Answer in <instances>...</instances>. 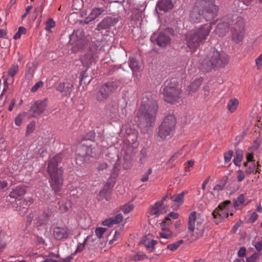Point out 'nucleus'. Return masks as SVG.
<instances>
[{
	"label": "nucleus",
	"mask_w": 262,
	"mask_h": 262,
	"mask_svg": "<svg viewBox=\"0 0 262 262\" xmlns=\"http://www.w3.org/2000/svg\"><path fill=\"white\" fill-rule=\"evenodd\" d=\"M158 106L150 94L144 95L137 113L138 123L142 132L146 133L155 122Z\"/></svg>",
	"instance_id": "f257e3e1"
},
{
	"label": "nucleus",
	"mask_w": 262,
	"mask_h": 262,
	"mask_svg": "<svg viewBox=\"0 0 262 262\" xmlns=\"http://www.w3.org/2000/svg\"><path fill=\"white\" fill-rule=\"evenodd\" d=\"M219 10L213 0H197L190 12V20L194 23L201 22L203 19L209 21L216 16Z\"/></svg>",
	"instance_id": "f03ea898"
},
{
	"label": "nucleus",
	"mask_w": 262,
	"mask_h": 262,
	"mask_svg": "<svg viewBox=\"0 0 262 262\" xmlns=\"http://www.w3.org/2000/svg\"><path fill=\"white\" fill-rule=\"evenodd\" d=\"M63 158V155L61 152L57 154L50 160V187L52 190L56 195L60 196L59 192L61 191L63 186V170L59 165Z\"/></svg>",
	"instance_id": "7ed1b4c3"
},
{
	"label": "nucleus",
	"mask_w": 262,
	"mask_h": 262,
	"mask_svg": "<svg viewBox=\"0 0 262 262\" xmlns=\"http://www.w3.org/2000/svg\"><path fill=\"white\" fill-rule=\"evenodd\" d=\"M211 29V24H204L186 34L185 43L191 52H194L200 44L207 39Z\"/></svg>",
	"instance_id": "20e7f679"
},
{
	"label": "nucleus",
	"mask_w": 262,
	"mask_h": 262,
	"mask_svg": "<svg viewBox=\"0 0 262 262\" xmlns=\"http://www.w3.org/2000/svg\"><path fill=\"white\" fill-rule=\"evenodd\" d=\"M228 56L223 52H219L212 48L207 57L203 60L202 68L206 72H209L213 68L225 67L228 62Z\"/></svg>",
	"instance_id": "39448f33"
},
{
	"label": "nucleus",
	"mask_w": 262,
	"mask_h": 262,
	"mask_svg": "<svg viewBox=\"0 0 262 262\" xmlns=\"http://www.w3.org/2000/svg\"><path fill=\"white\" fill-rule=\"evenodd\" d=\"M161 93L164 100L169 103H175L181 98V90L174 79L165 83Z\"/></svg>",
	"instance_id": "423d86ee"
},
{
	"label": "nucleus",
	"mask_w": 262,
	"mask_h": 262,
	"mask_svg": "<svg viewBox=\"0 0 262 262\" xmlns=\"http://www.w3.org/2000/svg\"><path fill=\"white\" fill-rule=\"evenodd\" d=\"M176 124V120L173 115L166 116L159 127L158 136L162 139H165L167 136L170 135Z\"/></svg>",
	"instance_id": "0eeeda50"
},
{
	"label": "nucleus",
	"mask_w": 262,
	"mask_h": 262,
	"mask_svg": "<svg viewBox=\"0 0 262 262\" xmlns=\"http://www.w3.org/2000/svg\"><path fill=\"white\" fill-rule=\"evenodd\" d=\"M70 38V42L72 46L71 51L73 53L81 51L86 43L84 32L81 30L74 31Z\"/></svg>",
	"instance_id": "6e6552de"
},
{
	"label": "nucleus",
	"mask_w": 262,
	"mask_h": 262,
	"mask_svg": "<svg viewBox=\"0 0 262 262\" xmlns=\"http://www.w3.org/2000/svg\"><path fill=\"white\" fill-rule=\"evenodd\" d=\"M97 50V45L95 42H92L87 50L81 55L80 59L82 65L85 67L86 70L90 67L91 65L95 61L96 59L98 57Z\"/></svg>",
	"instance_id": "1a4fd4ad"
},
{
	"label": "nucleus",
	"mask_w": 262,
	"mask_h": 262,
	"mask_svg": "<svg viewBox=\"0 0 262 262\" xmlns=\"http://www.w3.org/2000/svg\"><path fill=\"white\" fill-rule=\"evenodd\" d=\"M118 83L116 81H109L102 85L96 94V98L99 102H103L107 99L118 88Z\"/></svg>",
	"instance_id": "9d476101"
},
{
	"label": "nucleus",
	"mask_w": 262,
	"mask_h": 262,
	"mask_svg": "<svg viewBox=\"0 0 262 262\" xmlns=\"http://www.w3.org/2000/svg\"><path fill=\"white\" fill-rule=\"evenodd\" d=\"M230 204L231 201L226 200L220 204L212 212V214L215 219L214 222L216 224L220 223L222 219L227 217L229 215H233V213L229 212Z\"/></svg>",
	"instance_id": "9b49d317"
},
{
	"label": "nucleus",
	"mask_w": 262,
	"mask_h": 262,
	"mask_svg": "<svg viewBox=\"0 0 262 262\" xmlns=\"http://www.w3.org/2000/svg\"><path fill=\"white\" fill-rule=\"evenodd\" d=\"M150 40L161 47H165L170 42L171 39L166 32H161L158 35L154 33L151 36Z\"/></svg>",
	"instance_id": "f8f14e48"
},
{
	"label": "nucleus",
	"mask_w": 262,
	"mask_h": 262,
	"mask_svg": "<svg viewBox=\"0 0 262 262\" xmlns=\"http://www.w3.org/2000/svg\"><path fill=\"white\" fill-rule=\"evenodd\" d=\"M49 104L48 98H45L43 100H38L36 101L32 105L30 112L32 113L33 117H36L47 109Z\"/></svg>",
	"instance_id": "ddd939ff"
},
{
	"label": "nucleus",
	"mask_w": 262,
	"mask_h": 262,
	"mask_svg": "<svg viewBox=\"0 0 262 262\" xmlns=\"http://www.w3.org/2000/svg\"><path fill=\"white\" fill-rule=\"evenodd\" d=\"M119 21V17H107L99 23L96 28L99 31L107 30L115 26Z\"/></svg>",
	"instance_id": "4468645a"
},
{
	"label": "nucleus",
	"mask_w": 262,
	"mask_h": 262,
	"mask_svg": "<svg viewBox=\"0 0 262 262\" xmlns=\"http://www.w3.org/2000/svg\"><path fill=\"white\" fill-rule=\"evenodd\" d=\"M73 85L68 81L60 82L57 86L56 90L60 93L62 96H68L73 90Z\"/></svg>",
	"instance_id": "2eb2a0df"
},
{
	"label": "nucleus",
	"mask_w": 262,
	"mask_h": 262,
	"mask_svg": "<svg viewBox=\"0 0 262 262\" xmlns=\"http://www.w3.org/2000/svg\"><path fill=\"white\" fill-rule=\"evenodd\" d=\"M76 153L78 156L82 158L93 156L92 148L91 145H88L81 144L79 145L76 150Z\"/></svg>",
	"instance_id": "dca6fc26"
},
{
	"label": "nucleus",
	"mask_w": 262,
	"mask_h": 262,
	"mask_svg": "<svg viewBox=\"0 0 262 262\" xmlns=\"http://www.w3.org/2000/svg\"><path fill=\"white\" fill-rule=\"evenodd\" d=\"M53 235L57 240L67 238L69 236L68 229L64 227H55L53 229Z\"/></svg>",
	"instance_id": "f3484780"
},
{
	"label": "nucleus",
	"mask_w": 262,
	"mask_h": 262,
	"mask_svg": "<svg viewBox=\"0 0 262 262\" xmlns=\"http://www.w3.org/2000/svg\"><path fill=\"white\" fill-rule=\"evenodd\" d=\"M173 8V4L171 0H160L156 5V8L160 11L168 12Z\"/></svg>",
	"instance_id": "a211bd4d"
},
{
	"label": "nucleus",
	"mask_w": 262,
	"mask_h": 262,
	"mask_svg": "<svg viewBox=\"0 0 262 262\" xmlns=\"http://www.w3.org/2000/svg\"><path fill=\"white\" fill-rule=\"evenodd\" d=\"M118 111V105L116 103H111L106 105L105 115L111 119L116 118Z\"/></svg>",
	"instance_id": "6ab92c4d"
},
{
	"label": "nucleus",
	"mask_w": 262,
	"mask_h": 262,
	"mask_svg": "<svg viewBox=\"0 0 262 262\" xmlns=\"http://www.w3.org/2000/svg\"><path fill=\"white\" fill-rule=\"evenodd\" d=\"M104 12V9L102 8H94L89 15L86 17L84 20V24H88L92 20L96 19L97 17L100 15Z\"/></svg>",
	"instance_id": "aec40b11"
},
{
	"label": "nucleus",
	"mask_w": 262,
	"mask_h": 262,
	"mask_svg": "<svg viewBox=\"0 0 262 262\" xmlns=\"http://www.w3.org/2000/svg\"><path fill=\"white\" fill-rule=\"evenodd\" d=\"M141 243L144 245L146 249L149 252L153 251L154 246L157 244V241L154 240L150 235L145 236L142 240Z\"/></svg>",
	"instance_id": "412c9836"
},
{
	"label": "nucleus",
	"mask_w": 262,
	"mask_h": 262,
	"mask_svg": "<svg viewBox=\"0 0 262 262\" xmlns=\"http://www.w3.org/2000/svg\"><path fill=\"white\" fill-rule=\"evenodd\" d=\"M26 192V187L24 186H17L10 192L9 195L11 198H16L24 195Z\"/></svg>",
	"instance_id": "4be33fe9"
},
{
	"label": "nucleus",
	"mask_w": 262,
	"mask_h": 262,
	"mask_svg": "<svg viewBox=\"0 0 262 262\" xmlns=\"http://www.w3.org/2000/svg\"><path fill=\"white\" fill-rule=\"evenodd\" d=\"M196 220V211L191 212L188 217V230L193 233L195 229V223Z\"/></svg>",
	"instance_id": "5701e85b"
},
{
	"label": "nucleus",
	"mask_w": 262,
	"mask_h": 262,
	"mask_svg": "<svg viewBox=\"0 0 262 262\" xmlns=\"http://www.w3.org/2000/svg\"><path fill=\"white\" fill-rule=\"evenodd\" d=\"M187 193V191H183L179 194L171 196L170 200L176 203L178 206L179 207L183 203L184 195Z\"/></svg>",
	"instance_id": "b1692460"
},
{
	"label": "nucleus",
	"mask_w": 262,
	"mask_h": 262,
	"mask_svg": "<svg viewBox=\"0 0 262 262\" xmlns=\"http://www.w3.org/2000/svg\"><path fill=\"white\" fill-rule=\"evenodd\" d=\"M203 81V79L202 77L195 79L192 82H191L188 87L189 91L192 92H195L196 91L200 86L202 84Z\"/></svg>",
	"instance_id": "393cba45"
},
{
	"label": "nucleus",
	"mask_w": 262,
	"mask_h": 262,
	"mask_svg": "<svg viewBox=\"0 0 262 262\" xmlns=\"http://www.w3.org/2000/svg\"><path fill=\"white\" fill-rule=\"evenodd\" d=\"M244 152L242 149H236L235 150V157L234 158L233 162L236 166L239 167L241 162L243 158Z\"/></svg>",
	"instance_id": "a878e982"
},
{
	"label": "nucleus",
	"mask_w": 262,
	"mask_h": 262,
	"mask_svg": "<svg viewBox=\"0 0 262 262\" xmlns=\"http://www.w3.org/2000/svg\"><path fill=\"white\" fill-rule=\"evenodd\" d=\"M244 27L245 24L243 19L242 17H237L231 31H244Z\"/></svg>",
	"instance_id": "bb28decb"
},
{
	"label": "nucleus",
	"mask_w": 262,
	"mask_h": 262,
	"mask_svg": "<svg viewBox=\"0 0 262 262\" xmlns=\"http://www.w3.org/2000/svg\"><path fill=\"white\" fill-rule=\"evenodd\" d=\"M238 100L235 98L231 99L227 104V109L231 113L234 112L238 105Z\"/></svg>",
	"instance_id": "cd10ccee"
},
{
	"label": "nucleus",
	"mask_w": 262,
	"mask_h": 262,
	"mask_svg": "<svg viewBox=\"0 0 262 262\" xmlns=\"http://www.w3.org/2000/svg\"><path fill=\"white\" fill-rule=\"evenodd\" d=\"M232 39L236 43L241 41L244 36V31H231Z\"/></svg>",
	"instance_id": "c85d7f7f"
},
{
	"label": "nucleus",
	"mask_w": 262,
	"mask_h": 262,
	"mask_svg": "<svg viewBox=\"0 0 262 262\" xmlns=\"http://www.w3.org/2000/svg\"><path fill=\"white\" fill-rule=\"evenodd\" d=\"M147 258V256L142 252H138L130 256V259L136 261L143 260Z\"/></svg>",
	"instance_id": "c756f323"
},
{
	"label": "nucleus",
	"mask_w": 262,
	"mask_h": 262,
	"mask_svg": "<svg viewBox=\"0 0 262 262\" xmlns=\"http://www.w3.org/2000/svg\"><path fill=\"white\" fill-rule=\"evenodd\" d=\"M129 66L133 71L137 72L139 69L138 61L134 58H130Z\"/></svg>",
	"instance_id": "7c9ffc66"
},
{
	"label": "nucleus",
	"mask_w": 262,
	"mask_h": 262,
	"mask_svg": "<svg viewBox=\"0 0 262 262\" xmlns=\"http://www.w3.org/2000/svg\"><path fill=\"white\" fill-rule=\"evenodd\" d=\"M245 201V196L243 194H241L236 199L233 201V206L235 208H238V206L243 204Z\"/></svg>",
	"instance_id": "2f4dec72"
},
{
	"label": "nucleus",
	"mask_w": 262,
	"mask_h": 262,
	"mask_svg": "<svg viewBox=\"0 0 262 262\" xmlns=\"http://www.w3.org/2000/svg\"><path fill=\"white\" fill-rule=\"evenodd\" d=\"M229 24L228 23H220L217 25V31L222 30V33H225L229 30Z\"/></svg>",
	"instance_id": "473e14b6"
},
{
	"label": "nucleus",
	"mask_w": 262,
	"mask_h": 262,
	"mask_svg": "<svg viewBox=\"0 0 262 262\" xmlns=\"http://www.w3.org/2000/svg\"><path fill=\"white\" fill-rule=\"evenodd\" d=\"M55 202L52 205L53 206V210L54 211H58L60 209V202L59 201V198L57 197H55L54 199V196H52V202L53 203Z\"/></svg>",
	"instance_id": "72a5a7b5"
},
{
	"label": "nucleus",
	"mask_w": 262,
	"mask_h": 262,
	"mask_svg": "<svg viewBox=\"0 0 262 262\" xmlns=\"http://www.w3.org/2000/svg\"><path fill=\"white\" fill-rule=\"evenodd\" d=\"M18 72V66L17 64H14L9 68L8 74L11 77H14Z\"/></svg>",
	"instance_id": "f704fd0d"
},
{
	"label": "nucleus",
	"mask_w": 262,
	"mask_h": 262,
	"mask_svg": "<svg viewBox=\"0 0 262 262\" xmlns=\"http://www.w3.org/2000/svg\"><path fill=\"white\" fill-rule=\"evenodd\" d=\"M171 235L172 232L168 228H163L160 232V236L163 238H169Z\"/></svg>",
	"instance_id": "c9c22d12"
},
{
	"label": "nucleus",
	"mask_w": 262,
	"mask_h": 262,
	"mask_svg": "<svg viewBox=\"0 0 262 262\" xmlns=\"http://www.w3.org/2000/svg\"><path fill=\"white\" fill-rule=\"evenodd\" d=\"M183 243L182 239L177 241L173 244H169L167 246V248L172 251H175L180 245Z\"/></svg>",
	"instance_id": "e433bc0d"
},
{
	"label": "nucleus",
	"mask_w": 262,
	"mask_h": 262,
	"mask_svg": "<svg viewBox=\"0 0 262 262\" xmlns=\"http://www.w3.org/2000/svg\"><path fill=\"white\" fill-rule=\"evenodd\" d=\"M89 238V236H88L87 237L84 239V240L82 243L78 244L77 249L75 250V251L74 252V254H76L77 253L80 252L83 250Z\"/></svg>",
	"instance_id": "4c0bfd02"
},
{
	"label": "nucleus",
	"mask_w": 262,
	"mask_h": 262,
	"mask_svg": "<svg viewBox=\"0 0 262 262\" xmlns=\"http://www.w3.org/2000/svg\"><path fill=\"white\" fill-rule=\"evenodd\" d=\"M233 155V151L232 150H229L224 153V157L225 163H228L231 161Z\"/></svg>",
	"instance_id": "58836bf2"
},
{
	"label": "nucleus",
	"mask_w": 262,
	"mask_h": 262,
	"mask_svg": "<svg viewBox=\"0 0 262 262\" xmlns=\"http://www.w3.org/2000/svg\"><path fill=\"white\" fill-rule=\"evenodd\" d=\"M134 208V205L132 204H127L123 205L121 207V210L124 213L127 214L129 213Z\"/></svg>",
	"instance_id": "ea45409f"
},
{
	"label": "nucleus",
	"mask_w": 262,
	"mask_h": 262,
	"mask_svg": "<svg viewBox=\"0 0 262 262\" xmlns=\"http://www.w3.org/2000/svg\"><path fill=\"white\" fill-rule=\"evenodd\" d=\"M35 126V122L32 121L27 126L26 129V135H29L30 134L32 133L34 129Z\"/></svg>",
	"instance_id": "a19ab883"
},
{
	"label": "nucleus",
	"mask_w": 262,
	"mask_h": 262,
	"mask_svg": "<svg viewBox=\"0 0 262 262\" xmlns=\"http://www.w3.org/2000/svg\"><path fill=\"white\" fill-rule=\"evenodd\" d=\"M26 116V113L19 114L15 119V123L17 126H19L21 124L22 120Z\"/></svg>",
	"instance_id": "79ce46f5"
},
{
	"label": "nucleus",
	"mask_w": 262,
	"mask_h": 262,
	"mask_svg": "<svg viewBox=\"0 0 262 262\" xmlns=\"http://www.w3.org/2000/svg\"><path fill=\"white\" fill-rule=\"evenodd\" d=\"M106 229L103 227H99L96 229L95 233L97 237L101 238L102 237V235L105 232Z\"/></svg>",
	"instance_id": "37998d69"
},
{
	"label": "nucleus",
	"mask_w": 262,
	"mask_h": 262,
	"mask_svg": "<svg viewBox=\"0 0 262 262\" xmlns=\"http://www.w3.org/2000/svg\"><path fill=\"white\" fill-rule=\"evenodd\" d=\"M123 215L121 213H119L117 214L114 217H112V219H113V224H117L120 223L123 220Z\"/></svg>",
	"instance_id": "c03bdc74"
},
{
	"label": "nucleus",
	"mask_w": 262,
	"mask_h": 262,
	"mask_svg": "<svg viewBox=\"0 0 262 262\" xmlns=\"http://www.w3.org/2000/svg\"><path fill=\"white\" fill-rule=\"evenodd\" d=\"M255 164L254 163H251L249 164L248 166L246 169V172L247 174H250L253 173L255 170Z\"/></svg>",
	"instance_id": "a18cd8bd"
},
{
	"label": "nucleus",
	"mask_w": 262,
	"mask_h": 262,
	"mask_svg": "<svg viewBox=\"0 0 262 262\" xmlns=\"http://www.w3.org/2000/svg\"><path fill=\"white\" fill-rule=\"evenodd\" d=\"M152 169L151 168H149L147 171L144 173L141 178V181L142 182H146L148 180L149 176L152 173Z\"/></svg>",
	"instance_id": "49530a36"
},
{
	"label": "nucleus",
	"mask_w": 262,
	"mask_h": 262,
	"mask_svg": "<svg viewBox=\"0 0 262 262\" xmlns=\"http://www.w3.org/2000/svg\"><path fill=\"white\" fill-rule=\"evenodd\" d=\"M245 178L244 172L242 170H238L237 171V180L238 182L243 181Z\"/></svg>",
	"instance_id": "de8ad7c7"
},
{
	"label": "nucleus",
	"mask_w": 262,
	"mask_h": 262,
	"mask_svg": "<svg viewBox=\"0 0 262 262\" xmlns=\"http://www.w3.org/2000/svg\"><path fill=\"white\" fill-rule=\"evenodd\" d=\"M161 213H162V210L161 209L152 207L150 210V214L151 215H155L156 217H158Z\"/></svg>",
	"instance_id": "09e8293b"
},
{
	"label": "nucleus",
	"mask_w": 262,
	"mask_h": 262,
	"mask_svg": "<svg viewBox=\"0 0 262 262\" xmlns=\"http://www.w3.org/2000/svg\"><path fill=\"white\" fill-rule=\"evenodd\" d=\"M43 83L42 81H38L32 88L31 89V92H36L39 88L43 86Z\"/></svg>",
	"instance_id": "8fccbe9b"
},
{
	"label": "nucleus",
	"mask_w": 262,
	"mask_h": 262,
	"mask_svg": "<svg viewBox=\"0 0 262 262\" xmlns=\"http://www.w3.org/2000/svg\"><path fill=\"white\" fill-rule=\"evenodd\" d=\"M255 63L258 70H260L262 68V54H260L255 59Z\"/></svg>",
	"instance_id": "3c124183"
},
{
	"label": "nucleus",
	"mask_w": 262,
	"mask_h": 262,
	"mask_svg": "<svg viewBox=\"0 0 262 262\" xmlns=\"http://www.w3.org/2000/svg\"><path fill=\"white\" fill-rule=\"evenodd\" d=\"M107 164L105 162H101L99 163L97 167L98 171L103 170L107 168Z\"/></svg>",
	"instance_id": "603ef678"
},
{
	"label": "nucleus",
	"mask_w": 262,
	"mask_h": 262,
	"mask_svg": "<svg viewBox=\"0 0 262 262\" xmlns=\"http://www.w3.org/2000/svg\"><path fill=\"white\" fill-rule=\"evenodd\" d=\"M258 258V254L255 253L252 255L247 258L246 262H256V260Z\"/></svg>",
	"instance_id": "864d4df0"
},
{
	"label": "nucleus",
	"mask_w": 262,
	"mask_h": 262,
	"mask_svg": "<svg viewBox=\"0 0 262 262\" xmlns=\"http://www.w3.org/2000/svg\"><path fill=\"white\" fill-rule=\"evenodd\" d=\"M246 253V248L244 247H241L238 251V256L239 257H244Z\"/></svg>",
	"instance_id": "5fc2aeb1"
},
{
	"label": "nucleus",
	"mask_w": 262,
	"mask_h": 262,
	"mask_svg": "<svg viewBox=\"0 0 262 262\" xmlns=\"http://www.w3.org/2000/svg\"><path fill=\"white\" fill-rule=\"evenodd\" d=\"M102 224L103 226H110L111 225H113V219H112L111 217L106 219L103 221Z\"/></svg>",
	"instance_id": "6e6d98bb"
},
{
	"label": "nucleus",
	"mask_w": 262,
	"mask_h": 262,
	"mask_svg": "<svg viewBox=\"0 0 262 262\" xmlns=\"http://www.w3.org/2000/svg\"><path fill=\"white\" fill-rule=\"evenodd\" d=\"M102 224L103 226H110L111 225H113V219H112L111 217L106 219L103 221Z\"/></svg>",
	"instance_id": "4d7b16f0"
},
{
	"label": "nucleus",
	"mask_w": 262,
	"mask_h": 262,
	"mask_svg": "<svg viewBox=\"0 0 262 262\" xmlns=\"http://www.w3.org/2000/svg\"><path fill=\"white\" fill-rule=\"evenodd\" d=\"M120 236V233L117 231H115V234L114 235L113 238L110 241L109 244H112L114 243V242L116 241H117Z\"/></svg>",
	"instance_id": "13d9d810"
},
{
	"label": "nucleus",
	"mask_w": 262,
	"mask_h": 262,
	"mask_svg": "<svg viewBox=\"0 0 262 262\" xmlns=\"http://www.w3.org/2000/svg\"><path fill=\"white\" fill-rule=\"evenodd\" d=\"M255 248L257 251L260 252L262 251V240L258 241L255 245Z\"/></svg>",
	"instance_id": "bf43d9fd"
},
{
	"label": "nucleus",
	"mask_w": 262,
	"mask_h": 262,
	"mask_svg": "<svg viewBox=\"0 0 262 262\" xmlns=\"http://www.w3.org/2000/svg\"><path fill=\"white\" fill-rule=\"evenodd\" d=\"M257 219V214L256 212H253L251 213L250 217V221L251 222H254Z\"/></svg>",
	"instance_id": "052dcab7"
},
{
	"label": "nucleus",
	"mask_w": 262,
	"mask_h": 262,
	"mask_svg": "<svg viewBox=\"0 0 262 262\" xmlns=\"http://www.w3.org/2000/svg\"><path fill=\"white\" fill-rule=\"evenodd\" d=\"M182 150H180L177 153H176L175 154H174L172 157L171 158H170V160L171 161H173L174 160L177 158H178V157L180 156H182Z\"/></svg>",
	"instance_id": "680f3d73"
},
{
	"label": "nucleus",
	"mask_w": 262,
	"mask_h": 262,
	"mask_svg": "<svg viewBox=\"0 0 262 262\" xmlns=\"http://www.w3.org/2000/svg\"><path fill=\"white\" fill-rule=\"evenodd\" d=\"M163 205V201H157L155 205L152 206L153 208L161 209V206Z\"/></svg>",
	"instance_id": "e2e57ef3"
},
{
	"label": "nucleus",
	"mask_w": 262,
	"mask_h": 262,
	"mask_svg": "<svg viewBox=\"0 0 262 262\" xmlns=\"http://www.w3.org/2000/svg\"><path fill=\"white\" fill-rule=\"evenodd\" d=\"M224 186H225V184H223V185L217 184L214 187L213 190H217V191L222 190L224 189Z\"/></svg>",
	"instance_id": "0e129e2a"
},
{
	"label": "nucleus",
	"mask_w": 262,
	"mask_h": 262,
	"mask_svg": "<svg viewBox=\"0 0 262 262\" xmlns=\"http://www.w3.org/2000/svg\"><path fill=\"white\" fill-rule=\"evenodd\" d=\"M168 216L173 219H177L179 217V214L174 212H171L168 214Z\"/></svg>",
	"instance_id": "69168bd1"
},
{
	"label": "nucleus",
	"mask_w": 262,
	"mask_h": 262,
	"mask_svg": "<svg viewBox=\"0 0 262 262\" xmlns=\"http://www.w3.org/2000/svg\"><path fill=\"white\" fill-rule=\"evenodd\" d=\"M17 32L21 35L24 34L26 33V29L24 27H19Z\"/></svg>",
	"instance_id": "338daca9"
},
{
	"label": "nucleus",
	"mask_w": 262,
	"mask_h": 262,
	"mask_svg": "<svg viewBox=\"0 0 262 262\" xmlns=\"http://www.w3.org/2000/svg\"><path fill=\"white\" fill-rule=\"evenodd\" d=\"M8 185V183L5 181H0V188L1 189H3L5 187H6Z\"/></svg>",
	"instance_id": "774afa93"
}]
</instances>
